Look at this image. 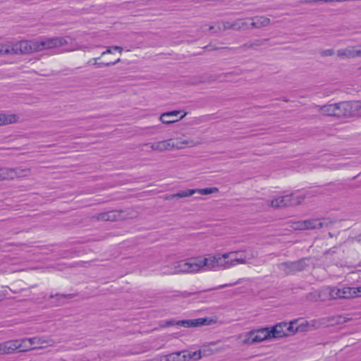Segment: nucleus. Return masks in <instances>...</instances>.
<instances>
[{
	"label": "nucleus",
	"mask_w": 361,
	"mask_h": 361,
	"mask_svg": "<svg viewBox=\"0 0 361 361\" xmlns=\"http://www.w3.org/2000/svg\"><path fill=\"white\" fill-rule=\"evenodd\" d=\"M67 43V40L63 37H42L33 40H23L15 44L16 54L42 51L62 47Z\"/></svg>",
	"instance_id": "obj_1"
},
{
	"label": "nucleus",
	"mask_w": 361,
	"mask_h": 361,
	"mask_svg": "<svg viewBox=\"0 0 361 361\" xmlns=\"http://www.w3.org/2000/svg\"><path fill=\"white\" fill-rule=\"evenodd\" d=\"M206 257L199 256L175 262L170 268L163 271L164 274H178L207 271Z\"/></svg>",
	"instance_id": "obj_2"
},
{
	"label": "nucleus",
	"mask_w": 361,
	"mask_h": 361,
	"mask_svg": "<svg viewBox=\"0 0 361 361\" xmlns=\"http://www.w3.org/2000/svg\"><path fill=\"white\" fill-rule=\"evenodd\" d=\"M206 262L207 271H220L233 267V263L231 262L228 252L210 255L206 257Z\"/></svg>",
	"instance_id": "obj_3"
},
{
	"label": "nucleus",
	"mask_w": 361,
	"mask_h": 361,
	"mask_svg": "<svg viewBox=\"0 0 361 361\" xmlns=\"http://www.w3.org/2000/svg\"><path fill=\"white\" fill-rule=\"evenodd\" d=\"M228 253L231 262L233 263V267L237 264H249L257 257V252L252 249L231 251Z\"/></svg>",
	"instance_id": "obj_4"
},
{
	"label": "nucleus",
	"mask_w": 361,
	"mask_h": 361,
	"mask_svg": "<svg viewBox=\"0 0 361 361\" xmlns=\"http://www.w3.org/2000/svg\"><path fill=\"white\" fill-rule=\"evenodd\" d=\"M334 300L349 299L361 296V287L331 286Z\"/></svg>",
	"instance_id": "obj_5"
},
{
	"label": "nucleus",
	"mask_w": 361,
	"mask_h": 361,
	"mask_svg": "<svg viewBox=\"0 0 361 361\" xmlns=\"http://www.w3.org/2000/svg\"><path fill=\"white\" fill-rule=\"evenodd\" d=\"M270 338H271V336L269 328H264L247 333L245 336L243 343L251 345L262 342Z\"/></svg>",
	"instance_id": "obj_6"
},
{
	"label": "nucleus",
	"mask_w": 361,
	"mask_h": 361,
	"mask_svg": "<svg viewBox=\"0 0 361 361\" xmlns=\"http://www.w3.org/2000/svg\"><path fill=\"white\" fill-rule=\"evenodd\" d=\"M332 224V221L328 219H309L297 224L298 229H317L322 228H329Z\"/></svg>",
	"instance_id": "obj_7"
},
{
	"label": "nucleus",
	"mask_w": 361,
	"mask_h": 361,
	"mask_svg": "<svg viewBox=\"0 0 361 361\" xmlns=\"http://www.w3.org/2000/svg\"><path fill=\"white\" fill-rule=\"evenodd\" d=\"M218 191L217 188H207L203 189H188L186 190H181L176 193L168 195L166 200H172L173 198H183L186 197L192 196L195 193H200L202 195L212 194Z\"/></svg>",
	"instance_id": "obj_8"
},
{
	"label": "nucleus",
	"mask_w": 361,
	"mask_h": 361,
	"mask_svg": "<svg viewBox=\"0 0 361 361\" xmlns=\"http://www.w3.org/2000/svg\"><path fill=\"white\" fill-rule=\"evenodd\" d=\"M213 319H209L208 317L204 318H199L195 319H186V320H180L176 322L173 321L167 322V324L169 326H172L176 324L178 326H181L183 327L189 328V327H196L202 325H209L213 322Z\"/></svg>",
	"instance_id": "obj_9"
},
{
	"label": "nucleus",
	"mask_w": 361,
	"mask_h": 361,
	"mask_svg": "<svg viewBox=\"0 0 361 361\" xmlns=\"http://www.w3.org/2000/svg\"><path fill=\"white\" fill-rule=\"evenodd\" d=\"M21 339L11 340L0 343V354H10L16 350L24 352Z\"/></svg>",
	"instance_id": "obj_10"
},
{
	"label": "nucleus",
	"mask_w": 361,
	"mask_h": 361,
	"mask_svg": "<svg viewBox=\"0 0 361 361\" xmlns=\"http://www.w3.org/2000/svg\"><path fill=\"white\" fill-rule=\"evenodd\" d=\"M280 269L287 274H295L297 271H302L307 266L305 259H300L295 262H284L281 264Z\"/></svg>",
	"instance_id": "obj_11"
},
{
	"label": "nucleus",
	"mask_w": 361,
	"mask_h": 361,
	"mask_svg": "<svg viewBox=\"0 0 361 361\" xmlns=\"http://www.w3.org/2000/svg\"><path fill=\"white\" fill-rule=\"evenodd\" d=\"M22 341L24 352L37 348H42L46 344H47V341L41 337L22 338Z\"/></svg>",
	"instance_id": "obj_12"
},
{
	"label": "nucleus",
	"mask_w": 361,
	"mask_h": 361,
	"mask_svg": "<svg viewBox=\"0 0 361 361\" xmlns=\"http://www.w3.org/2000/svg\"><path fill=\"white\" fill-rule=\"evenodd\" d=\"M337 55L341 59L361 57V45L348 47L337 51Z\"/></svg>",
	"instance_id": "obj_13"
},
{
	"label": "nucleus",
	"mask_w": 361,
	"mask_h": 361,
	"mask_svg": "<svg viewBox=\"0 0 361 361\" xmlns=\"http://www.w3.org/2000/svg\"><path fill=\"white\" fill-rule=\"evenodd\" d=\"M25 171L20 169L0 168L1 180L6 179H14L15 178L23 176V172Z\"/></svg>",
	"instance_id": "obj_14"
},
{
	"label": "nucleus",
	"mask_w": 361,
	"mask_h": 361,
	"mask_svg": "<svg viewBox=\"0 0 361 361\" xmlns=\"http://www.w3.org/2000/svg\"><path fill=\"white\" fill-rule=\"evenodd\" d=\"M196 353L190 354L186 351H178L170 353L165 357V361H185L193 358Z\"/></svg>",
	"instance_id": "obj_15"
},
{
	"label": "nucleus",
	"mask_w": 361,
	"mask_h": 361,
	"mask_svg": "<svg viewBox=\"0 0 361 361\" xmlns=\"http://www.w3.org/2000/svg\"><path fill=\"white\" fill-rule=\"evenodd\" d=\"M287 322H281L269 329L271 338H282L287 336Z\"/></svg>",
	"instance_id": "obj_16"
},
{
	"label": "nucleus",
	"mask_w": 361,
	"mask_h": 361,
	"mask_svg": "<svg viewBox=\"0 0 361 361\" xmlns=\"http://www.w3.org/2000/svg\"><path fill=\"white\" fill-rule=\"evenodd\" d=\"M171 142L170 145L171 146L172 149H183L185 146L188 147H194L199 144V142H195L192 140H182L180 138L177 139H170Z\"/></svg>",
	"instance_id": "obj_17"
},
{
	"label": "nucleus",
	"mask_w": 361,
	"mask_h": 361,
	"mask_svg": "<svg viewBox=\"0 0 361 361\" xmlns=\"http://www.w3.org/2000/svg\"><path fill=\"white\" fill-rule=\"evenodd\" d=\"M180 113L181 111H172L164 113L160 116V121L165 124H171L175 123L178 121V119H171V118H172V116H177ZM186 115L187 113L185 112L183 115H181L179 120L183 118Z\"/></svg>",
	"instance_id": "obj_18"
},
{
	"label": "nucleus",
	"mask_w": 361,
	"mask_h": 361,
	"mask_svg": "<svg viewBox=\"0 0 361 361\" xmlns=\"http://www.w3.org/2000/svg\"><path fill=\"white\" fill-rule=\"evenodd\" d=\"M248 20H252L250 23L251 28H261L268 26L271 23V20L265 16L251 18Z\"/></svg>",
	"instance_id": "obj_19"
},
{
	"label": "nucleus",
	"mask_w": 361,
	"mask_h": 361,
	"mask_svg": "<svg viewBox=\"0 0 361 361\" xmlns=\"http://www.w3.org/2000/svg\"><path fill=\"white\" fill-rule=\"evenodd\" d=\"M286 197H290L287 202V205L295 206L302 202L305 197V195L302 192H297L291 193L290 195H286Z\"/></svg>",
	"instance_id": "obj_20"
},
{
	"label": "nucleus",
	"mask_w": 361,
	"mask_h": 361,
	"mask_svg": "<svg viewBox=\"0 0 361 361\" xmlns=\"http://www.w3.org/2000/svg\"><path fill=\"white\" fill-rule=\"evenodd\" d=\"M171 140L170 139L159 141L157 142H154L150 144V147L152 150L163 152L165 150L171 149V146L170 145Z\"/></svg>",
	"instance_id": "obj_21"
},
{
	"label": "nucleus",
	"mask_w": 361,
	"mask_h": 361,
	"mask_svg": "<svg viewBox=\"0 0 361 361\" xmlns=\"http://www.w3.org/2000/svg\"><path fill=\"white\" fill-rule=\"evenodd\" d=\"M336 106H337V110H335V113H336V117L346 116L349 114L350 104L348 102H339L335 103Z\"/></svg>",
	"instance_id": "obj_22"
},
{
	"label": "nucleus",
	"mask_w": 361,
	"mask_h": 361,
	"mask_svg": "<svg viewBox=\"0 0 361 361\" xmlns=\"http://www.w3.org/2000/svg\"><path fill=\"white\" fill-rule=\"evenodd\" d=\"M331 286H326L319 290L318 297L322 301L334 300Z\"/></svg>",
	"instance_id": "obj_23"
},
{
	"label": "nucleus",
	"mask_w": 361,
	"mask_h": 361,
	"mask_svg": "<svg viewBox=\"0 0 361 361\" xmlns=\"http://www.w3.org/2000/svg\"><path fill=\"white\" fill-rule=\"evenodd\" d=\"M317 107L322 114L336 116V113H335V110H337V106H336L335 104H326L322 106H318Z\"/></svg>",
	"instance_id": "obj_24"
},
{
	"label": "nucleus",
	"mask_w": 361,
	"mask_h": 361,
	"mask_svg": "<svg viewBox=\"0 0 361 361\" xmlns=\"http://www.w3.org/2000/svg\"><path fill=\"white\" fill-rule=\"evenodd\" d=\"M99 59H100L99 57L91 59L88 61L87 63L89 65H93V66H94L97 68H102V67H104V66H111V65H115L116 63H117L121 61V59L120 58L117 59L114 61H107V62H99Z\"/></svg>",
	"instance_id": "obj_25"
},
{
	"label": "nucleus",
	"mask_w": 361,
	"mask_h": 361,
	"mask_svg": "<svg viewBox=\"0 0 361 361\" xmlns=\"http://www.w3.org/2000/svg\"><path fill=\"white\" fill-rule=\"evenodd\" d=\"M290 197H286V195L282 197H279L272 200L270 202V205L274 208H279L283 207H287V202Z\"/></svg>",
	"instance_id": "obj_26"
},
{
	"label": "nucleus",
	"mask_w": 361,
	"mask_h": 361,
	"mask_svg": "<svg viewBox=\"0 0 361 361\" xmlns=\"http://www.w3.org/2000/svg\"><path fill=\"white\" fill-rule=\"evenodd\" d=\"M16 54L15 44L12 46L7 44H0V56Z\"/></svg>",
	"instance_id": "obj_27"
},
{
	"label": "nucleus",
	"mask_w": 361,
	"mask_h": 361,
	"mask_svg": "<svg viewBox=\"0 0 361 361\" xmlns=\"http://www.w3.org/2000/svg\"><path fill=\"white\" fill-rule=\"evenodd\" d=\"M116 213L114 211L101 213L98 215L97 219L102 221H114L116 219Z\"/></svg>",
	"instance_id": "obj_28"
},
{
	"label": "nucleus",
	"mask_w": 361,
	"mask_h": 361,
	"mask_svg": "<svg viewBox=\"0 0 361 361\" xmlns=\"http://www.w3.org/2000/svg\"><path fill=\"white\" fill-rule=\"evenodd\" d=\"M249 28V25L247 23V20L239 19L233 23V30H240Z\"/></svg>",
	"instance_id": "obj_29"
},
{
	"label": "nucleus",
	"mask_w": 361,
	"mask_h": 361,
	"mask_svg": "<svg viewBox=\"0 0 361 361\" xmlns=\"http://www.w3.org/2000/svg\"><path fill=\"white\" fill-rule=\"evenodd\" d=\"M15 121L16 116L14 115L6 116L5 114H0V126L11 123Z\"/></svg>",
	"instance_id": "obj_30"
},
{
	"label": "nucleus",
	"mask_w": 361,
	"mask_h": 361,
	"mask_svg": "<svg viewBox=\"0 0 361 361\" xmlns=\"http://www.w3.org/2000/svg\"><path fill=\"white\" fill-rule=\"evenodd\" d=\"M267 42V39H255L252 42L246 44L245 46L249 48H256L259 46L264 45Z\"/></svg>",
	"instance_id": "obj_31"
},
{
	"label": "nucleus",
	"mask_w": 361,
	"mask_h": 361,
	"mask_svg": "<svg viewBox=\"0 0 361 361\" xmlns=\"http://www.w3.org/2000/svg\"><path fill=\"white\" fill-rule=\"evenodd\" d=\"M219 28L222 30L233 29V23L221 22L219 23Z\"/></svg>",
	"instance_id": "obj_32"
},
{
	"label": "nucleus",
	"mask_w": 361,
	"mask_h": 361,
	"mask_svg": "<svg viewBox=\"0 0 361 361\" xmlns=\"http://www.w3.org/2000/svg\"><path fill=\"white\" fill-rule=\"evenodd\" d=\"M287 328L288 329L286 330V333H287V336H289L292 334H293L295 333V330H294V327L293 326V323H287Z\"/></svg>",
	"instance_id": "obj_33"
},
{
	"label": "nucleus",
	"mask_w": 361,
	"mask_h": 361,
	"mask_svg": "<svg viewBox=\"0 0 361 361\" xmlns=\"http://www.w3.org/2000/svg\"><path fill=\"white\" fill-rule=\"evenodd\" d=\"M334 54V51L332 49H325L321 52L322 56H330Z\"/></svg>",
	"instance_id": "obj_34"
},
{
	"label": "nucleus",
	"mask_w": 361,
	"mask_h": 361,
	"mask_svg": "<svg viewBox=\"0 0 361 361\" xmlns=\"http://www.w3.org/2000/svg\"><path fill=\"white\" fill-rule=\"evenodd\" d=\"M113 53V46L109 47L106 51H103L102 53V56H104V55L107 54H112Z\"/></svg>",
	"instance_id": "obj_35"
},
{
	"label": "nucleus",
	"mask_w": 361,
	"mask_h": 361,
	"mask_svg": "<svg viewBox=\"0 0 361 361\" xmlns=\"http://www.w3.org/2000/svg\"><path fill=\"white\" fill-rule=\"evenodd\" d=\"M301 4H311L319 1V0H298Z\"/></svg>",
	"instance_id": "obj_36"
},
{
	"label": "nucleus",
	"mask_w": 361,
	"mask_h": 361,
	"mask_svg": "<svg viewBox=\"0 0 361 361\" xmlns=\"http://www.w3.org/2000/svg\"><path fill=\"white\" fill-rule=\"evenodd\" d=\"M56 296L57 297L59 300L70 298L69 295H62V294H59V293H56Z\"/></svg>",
	"instance_id": "obj_37"
},
{
	"label": "nucleus",
	"mask_w": 361,
	"mask_h": 361,
	"mask_svg": "<svg viewBox=\"0 0 361 361\" xmlns=\"http://www.w3.org/2000/svg\"><path fill=\"white\" fill-rule=\"evenodd\" d=\"M113 51H118L120 54L123 51V48L119 46H113Z\"/></svg>",
	"instance_id": "obj_38"
},
{
	"label": "nucleus",
	"mask_w": 361,
	"mask_h": 361,
	"mask_svg": "<svg viewBox=\"0 0 361 361\" xmlns=\"http://www.w3.org/2000/svg\"><path fill=\"white\" fill-rule=\"evenodd\" d=\"M319 1H324V2H331L332 0H319Z\"/></svg>",
	"instance_id": "obj_39"
},
{
	"label": "nucleus",
	"mask_w": 361,
	"mask_h": 361,
	"mask_svg": "<svg viewBox=\"0 0 361 361\" xmlns=\"http://www.w3.org/2000/svg\"><path fill=\"white\" fill-rule=\"evenodd\" d=\"M332 1H344V0H332Z\"/></svg>",
	"instance_id": "obj_40"
}]
</instances>
